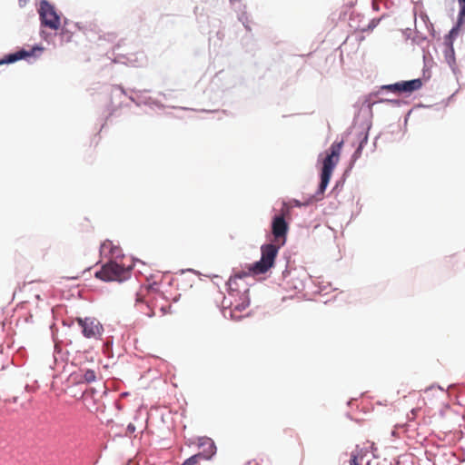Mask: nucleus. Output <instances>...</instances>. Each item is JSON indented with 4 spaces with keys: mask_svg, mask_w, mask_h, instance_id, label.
<instances>
[{
    "mask_svg": "<svg viewBox=\"0 0 465 465\" xmlns=\"http://www.w3.org/2000/svg\"><path fill=\"white\" fill-rule=\"evenodd\" d=\"M343 142L341 141L339 143H333L329 151L330 153H327L325 159L322 163V169L321 173V183L319 185V189L317 192L318 195H321L320 197H312L311 202L312 201H318L322 198V195L326 190V187L330 182V179L331 177L332 172L339 163L340 155L341 152Z\"/></svg>",
    "mask_w": 465,
    "mask_h": 465,
    "instance_id": "obj_1",
    "label": "nucleus"
},
{
    "mask_svg": "<svg viewBox=\"0 0 465 465\" xmlns=\"http://www.w3.org/2000/svg\"><path fill=\"white\" fill-rule=\"evenodd\" d=\"M278 252L279 246L272 243L263 244L261 247L262 257L260 261L251 265L249 268L250 272L256 275L268 272L273 267Z\"/></svg>",
    "mask_w": 465,
    "mask_h": 465,
    "instance_id": "obj_2",
    "label": "nucleus"
},
{
    "mask_svg": "<svg viewBox=\"0 0 465 465\" xmlns=\"http://www.w3.org/2000/svg\"><path fill=\"white\" fill-rule=\"evenodd\" d=\"M130 269L115 262H109L95 272V277L104 282H123L130 277Z\"/></svg>",
    "mask_w": 465,
    "mask_h": 465,
    "instance_id": "obj_3",
    "label": "nucleus"
},
{
    "mask_svg": "<svg viewBox=\"0 0 465 465\" xmlns=\"http://www.w3.org/2000/svg\"><path fill=\"white\" fill-rule=\"evenodd\" d=\"M38 13L43 26L51 30L59 29L61 18L57 15L55 8L49 2L46 0L41 1Z\"/></svg>",
    "mask_w": 465,
    "mask_h": 465,
    "instance_id": "obj_4",
    "label": "nucleus"
},
{
    "mask_svg": "<svg viewBox=\"0 0 465 465\" xmlns=\"http://www.w3.org/2000/svg\"><path fill=\"white\" fill-rule=\"evenodd\" d=\"M78 324L82 328V332L85 338L99 339L104 331L103 325L94 318L77 319Z\"/></svg>",
    "mask_w": 465,
    "mask_h": 465,
    "instance_id": "obj_5",
    "label": "nucleus"
},
{
    "mask_svg": "<svg viewBox=\"0 0 465 465\" xmlns=\"http://www.w3.org/2000/svg\"><path fill=\"white\" fill-rule=\"evenodd\" d=\"M422 86V81L420 78L410 80V81H402L398 82L392 84L383 85L382 89L398 93V94H411L414 91L420 90Z\"/></svg>",
    "mask_w": 465,
    "mask_h": 465,
    "instance_id": "obj_6",
    "label": "nucleus"
},
{
    "mask_svg": "<svg viewBox=\"0 0 465 465\" xmlns=\"http://www.w3.org/2000/svg\"><path fill=\"white\" fill-rule=\"evenodd\" d=\"M150 312L147 313L149 317L156 315V312L159 311L162 315H166L170 312L171 304L165 300L163 293H157L151 303V306H147Z\"/></svg>",
    "mask_w": 465,
    "mask_h": 465,
    "instance_id": "obj_7",
    "label": "nucleus"
},
{
    "mask_svg": "<svg viewBox=\"0 0 465 465\" xmlns=\"http://www.w3.org/2000/svg\"><path fill=\"white\" fill-rule=\"evenodd\" d=\"M247 273L235 274L231 276L228 280L229 295L232 297H238L242 295L243 290L247 289L246 284L243 282V277L247 276Z\"/></svg>",
    "mask_w": 465,
    "mask_h": 465,
    "instance_id": "obj_8",
    "label": "nucleus"
},
{
    "mask_svg": "<svg viewBox=\"0 0 465 465\" xmlns=\"http://www.w3.org/2000/svg\"><path fill=\"white\" fill-rule=\"evenodd\" d=\"M288 231V223L283 215H277L273 218L272 223V232L276 240L285 238Z\"/></svg>",
    "mask_w": 465,
    "mask_h": 465,
    "instance_id": "obj_9",
    "label": "nucleus"
},
{
    "mask_svg": "<svg viewBox=\"0 0 465 465\" xmlns=\"http://www.w3.org/2000/svg\"><path fill=\"white\" fill-rule=\"evenodd\" d=\"M459 5H460V12H459V20L458 24L455 27H453L450 34H449V40H448V45H449V51L451 55L454 54V49L452 46V38L458 35L459 27L465 23V0H458Z\"/></svg>",
    "mask_w": 465,
    "mask_h": 465,
    "instance_id": "obj_10",
    "label": "nucleus"
},
{
    "mask_svg": "<svg viewBox=\"0 0 465 465\" xmlns=\"http://www.w3.org/2000/svg\"><path fill=\"white\" fill-rule=\"evenodd\" d=\"M199 447L202 449L199 454L204 460H210L216 453V446L213 440L208 437L199 439Z\"/></svg>",
    "mask_w": 465,
    "mask_h": 465,
    "instance_id": "obj_11",
    "label": "nucleus"
},
{
    "mask_svg": "<svg viewBox=\"0 0 465 465\" xmlns=\"http://www.w3.org/2000/svg\"><path fill=\"white\" fill-rule=\"evenodd\" d=\"M35 51L42 52L43 48L39 47V46H35V47L31 48L30 50H25V49L19 50V51L14 53V54H7L0 62V64L15 63V62H16L18 60H21V59L32 56V55L35 54Z\"/></svg>",
    "mask_w": 465,
    "mask_h": 465,
    "instance_id": "obj_12",
    "label": "nucleus"
},
{
    "mask_svg": "<svg viewBox=\"0 0 465 465\" xmlns=\"http://www.w3.org/2000/svg\"><path fill=\"white\" fill-rule=\"evenodd\" d=\"M239 299H235L234 302H231L230 306L232 307L231 312L245 311L250 305V300L248 297V289H244L242 295L238 296Z\"/></svg>",
    "mask_w": 465,
    "mask_h": 465,
    "instance_id": "obj_13",
    "label": "nucleus"
},
{
    "mask_svg": "<svg viewBox=\"0 0 465 465\" xmlns=\"http://www.w3.org/2000/svg\"><path fill=\"white\" fill-rule=\"evenodd\" d=\"M367 141H368V135L365 134L362 137L358 148L356 149V151L354 152V153L352 155V161H356L361 156L362 148H363L364 144L367 143Z\"/></svg>",
    "mask_w": 465,
    "mask_h": 465,
    "instance_id": "obj_14",
    "label": "nucleus"
},
{
    "mask_svg": "<svg viewBox=\"0 0 465 465\" xmlns=\"http://www.w3.org/2000/svg\"><path fill=\"white\" fill-rule=\"evenodd\" d=\"M83 378L86 382H93L96 379L95 371L93 370H86L83 374Z\"/></svg>",
    "mask_w": 465,
    "mask_h": 465,
    "instance_id": "obj_15",
    "label": "nucleus"
},
{
    "mask_svg": "<svg viewBox=\"0 0 465 465\" xmlns=\"http://www.w3.org/2000/svg\"><path fill=\"white\" fill-rule=\"evenodd\" d=\"M203 460L202 456L197 453L186 460V462L190 465H197Z\"/></svg>",
    "mask_w": 465,
    "mask_h": 465,
    "instance_id": "obj_16",
    "label": "nucleus"
},
{
    "mask_svg": "<svg viewBox=\"0 0 465 465\" xmlns=\"http://www.w3.org/2000/svg\"><path fill=\"white\" fill-rule=\"evenodd\" d=\"M61 37L63 40H64L65 42H70L71 39H72V33L69 32L66 28H62V31H61Z\"/></svg>",
    "mask_w": 465,
    "mask_h": 465,
    "instance_id": "obj_17",
    "label": "nucleus"
},
{
    "mask_svg": "<svg viewBox=\"0 0 465 465\" xmlns=\"http://www.w3.org/2000/svg\"><path fill=\"white\" fill-rule=\"evenodd\" d=\"M112 246V242L110 241H105L101 244V252H105L106 249H110Z\"/></svg>",
    "mask_w": 465,
    "mask_h": 465,
    "instance_id": "obj_18",
    "label": "nucleus"
},
{
    "mask_svg": "<svg viewBox=\"0 0 465 465\" xmlns=\"http://www.w3.org/2000/svg\"><path fill=\"white\" fill-rule=\"evenodd\" d=\"M351 465H360L357 461V456L352 455L350 460Z\"/></svg>",
    "mask_w": 465,
    "mask_h": 465,
    "instance_id": "obj_19",
    "label": "nucleus"
},
{
    "mask_svg": "<svg viewBox=\"0 0 465 465\" xmlns=\"http://www.w3.org/2000/svg\"><path fill=\"white\" fill-rule=\"evenodd\" d=\"M29 0H17L18 2V5L20 7H24L26 5V4L28 3Z\"/></svg>",
    "mask_w": 465,
    "mask_h": 465,
    "instance_id": "obj_20",
    "label": "nucleus"
},
{
    "mask_svg": "<svg viewBox=\"0 0 465 465\" xmlns=\"http://www.w3.org/2000/svg\"><path fill=\"white\" fill-rule=\"evenodd\" d=\"M143 295L141 293H136V302H142Z\"/></svg>",
    "mask_w": 465,
    "mask_h": 465,
    "instance_id": "obj_21",
    "label": "nucleus"
},
{
    "mask_svg": "<svg viewBox=\"0 0 465 465\" xmlns=\"http://www.w3.org/2000/svg\"><path fill=\"white\" fill-rule=\"evenodd\" d=\"M128 431L134 432L135 430V427L134 424H129L127 427Z\"/></svg>",
    "mask_w": 465,
    "mask_h": 465,
    "instance_id": "obj_22",
    "label": "nucleus"
},
{
    "mask_svg": "<svg viewBox=\"0 0 465 465\" xmlns=\"http://www.w3.org/2000/svg\"><path fill=\"white\" fill-rule=\"evenodd\" d=\"M182 465H190L186 462V460Z\"/></svg>",
    "mask_w": 465,
    "mask_h": 465,
    "instance_id": "obj_23",
    "label": "nucleus"
},
{
    "mask_svg": "<svg viewBox=\"0 0 465 465\" xmlns=\"http://www.w3.org/2000/svg\"><path fill=\"white\" fill-rule=\"evenodd\" d=\"M231 317L233 318L232 313L231 314ZM234 320H237V317H234Z\"/></svg>",
    "mask_w": 465,
    "mask_h": 465,
    "instance_id": "obj_24",
    "label": "nucleus"
}]
</instances>
